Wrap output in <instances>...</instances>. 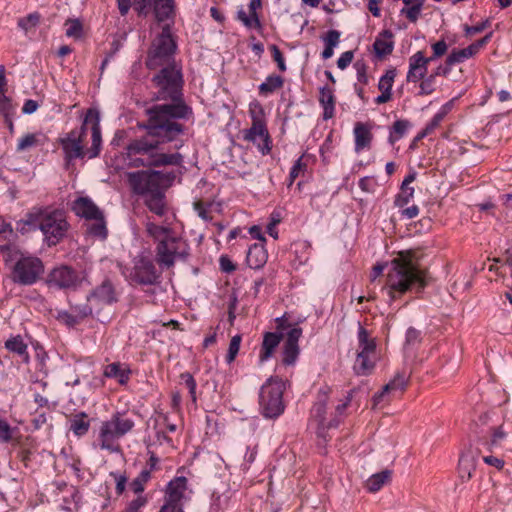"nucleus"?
Returning a JSON list of instances; mask_svg holds the SVG:
<instances>
[{"instance_id":"f257e3e1","label":"nucleus","mask_w":512,"mask_h":512,"mask_svg":"<svg viewBox=\"0 0 512 512\" xmlns=\"http://www.w3.org/2000/svg\"><path fill=\"white\" fill-rule=\"evenodd\" d=\"M189 109L184 104L157 105L148 111L149 118L144 128L145 136L132 141L127 147V165L129 166H169L180 165V153H165L164 145L174 143L173 147L179 149L183 142L178 137L182 134V125L175 120L186 118Z\"/></svg>"},{"instance_id":"f03ea898","label":"nucleus","mask_w":512,"mask_h":512,"mask_svg":"<svg viewBox=\"0 0 512 512\" xmlns=\"http://www.w3.org/2000/svg\"><path fill=\"white\" fill-rule=\"evenodd\" d=\"M176 44L172 38L169 24L161 27V33L152 41L146 59L149 69L161 67V71L153 80L168 96L175 97L181 84V73L173 64Z\"/></svg>"},{"instance_id":"7ed1b4c3","label":"nucleus","mask_w":512,"mask_h":512,"mask_svg":"<svg viewBox=\"0 0 512 512\" xmlns=\"http://www.w3.org/2000/svg\"><path fill=\"white\" fill-rule=\"evenodd\" d=\"M59 142L68 163L78 158L93 159L97 157L102 144L98 110L90 108L85 115L82 126L66 133L59 139Z\"/></svg>"},{"instance_id":"20e7f679","label":"nucleus","mask_w":512,"mask_h":512,"mask_svg":"<svg viewBox=\"0 0 512 512\" xmlns=\"http://www.w3.org/2000/svg\"><path fill=\"white\" fill-rule=\"evenodd\" d=\"M425 285V273L418 269L413 252L401 251L387 264L383 290L390 300L400 297L412 288L421 290Z\"/></svg>"},{"instance_id":"39448f33","label":"nucleus","mask_w":512,"mask_h":512,"mask_svg":"<svg viewBox=\"0 0 512 512\" xmlns=\"http://www.w3.org/2000/svg\"><path fill=\"white\" fill-rule=\"evenodd\" d=\"M25 223L38 226L49 246L59 243L68 230L63 211L57 209L33 208L26 215Z\"/></svg>"},{"instance_id":"423d86ee","label":"nucleus","mask_w":512,"mask_h":512,"mask_svg":"<svg viewBox=\"0 0 512 512\" xmlns=\"http://www.w3.org/2000/svg\"><path fill=\"white\" fill-rule=\"evenodd\" d=\"M135 426L132 418L123 413L117 412L107 421L101 423L98 431L97 441L102 450L111 453L120 451L118 440L129 433Z\"/></svg>"},{"instance_id":"0eeeda50","label":"nucleus","mask_w":512,"mask_h":512,"mask_svg":"<svg viewBox=\"0 0 512 512\" xmlns=\"http://www.w3.org/2000/svg\"><path fill=\"white\" fill-rule=\"evenodd\" d=\"M284 390L285 383L277 377H270L262 385L259 393V405L265 418H276L284 412Z\"/></svg>"},{"instance_id":"6e6552de","label":"nucleus","mask_w":512,"mask_h":512,"mask_svg":"<svg viewBox=\"0 0 512 512\" xmlns=\"http://www.w3.org/2000/svg\"><path fill=\"white\" fill-rule=\"evenodd\" d=\"M7 261H15L14 279L24 285H31L43 274L44 266L37 257L24 255L16 248L7 249Z\"/></svg>"},{"instance_id":"1a4fd4ad","label":"nucleus","mask_w":512,"mask_h":512,"mask_svg":"<svg viewBox=\"0 0 512 512\" xmlns=\"http://www.w3.org/2000/svg\"><path fill=\"white\" fill-rule=\"evenodd\" d=\"M357 340L358 344L353 369L358 375H368L373 371L379 359L376 339L364 327L359 325Z\"/></svg>"},{"instance_id":"9d476101","label":"nucleus","mask_w":512,"mask_h":512,"mask_svg":"<svg viewBox=\"0 0 512 512\" xmlns=\"http://www.w3.org/2000/svg\"><path fill=\"white\" fill-rule=\"evenodd\" d=\"M173 177L160 171H137L128 174V181L135 193L146 196L168 184Z\"/></svg>"},{"instance_id":"9b49d317","label":"nucleus","mask_w":512,"mask_h":512,"mask_svg":"<svg viewBox=\"0 0 512 512\" xmlns=\"http://www.w3.org/2000/svg\"><path fill=\"white\" fill-rule=\"evenodd\" d=\"M188 254V246L184 240L173 235L166 241L158 244L157 259L165 266H171L178 258H184Z\"/></svg>"},{"instance_id":"f8f14e48","label":"nucleus","mask_w":512,"mask_h":512,"mask_svg":"<svg viewBox=\"0 0 512 512\" xmlns=\"http://www.w3.org/2000/svg\"><path fill=\"white\" fill-rule=\"evenodd\" d=\"M124 274L131 281L139 284H153L158 277L152 260L143 254L134 259L132 268Z\"/></svg>"},{"instance_id":"ddd939ff","label":"nucleus","mask_w":512,"mask_h":512,"mask_svg":"<svg viewBox=\"0 0 512 512\" xmlns=\"http://www.w3.org/2000/svg\"><path fill=\"white\" fill-rule=\"evenodd\" d=\"M326 406L324 400H319L312 408L311 411V419L309 423V428L314 430L317 437L322 440L323 443H326L327 438V430L331 427L337 426L338 422L336 420H327L325 417Z\"/></svg>"},{"instance_id":"4468645a","label":"nucleus","mask_w":512,"mask_h":512,"mask_svg":"<svg viewBox=\"0 0 512 512\" xmlns=\"http://www.w3.org/2000/svg\"><path fill=\"white\" fill-rule=\"evenodd\" d=\"M83 277L67 266L57 267L51 271L48 283L58 288H76L83 281Z\"/></svg>"},{"instance_id":"2eb2a0df","label":"nucleus","mask_w":512,"mask_h":512,"mask_svg":"<svg viewBox=\"0 0 512 512\" xmlns=\"http://www.w3.org/2000/svg\"><path fill=\"white\" fill-rule=\"evenodd\" d=\"M244 139L255 144L262 155L270 152V138L266 124L252 123V126L245 131Z\"/></svg>"},{"instance_id":"dca6fc26","label":"nucleus","mask_w":512,"mask_h":512,"mask_svg":"<svg viewBox=\"0 0 512 512\" xmlns=\"http://www.w3.org/2000/svg\"><path fill=\"white\" fill-rule=\"evenodd\" d=\"M433 57H425L422 51H417L409 58V69L406 75L407 82H418L423 79L428 71V65Z\"/></svg>"},{"instance_id":"f3484780","label":"nucleus","mask_w":512,"mask_h":512,"mask_svg":"<svg viewBox=\"0 0 512 512\" xmlns=\"http://www.w3.org/2000/svg\"><path fill=\"white\" fill-rule=\"evenodd\" d=\"M89 308L84 315L91 314L94 309L102 305L111 304L115 301V293L109 282H104L88 296Z\"/></svg>"},{"instance_id":"a211bd4d","label":"nucleus","mask_w":512,"mask_h":512,"mask_svg":"<svg viewBox=\"0 0 512 512\" xmlns=\"http://www.w3.org/2000/svg\"><path fill=\"white\" fill-rule=\"evenodd\" d=\"M138 3L140 13H146V8L153 6L158 21L169 19L174 11L173 0H135Z\"/></svg>"},{"instance_id":"6ab92c4d","label":"nucleus","mask_w":512,"mask_h":512,"mask_svg":"<svg viewBox=\"0 0 512 512\" xmlns=\"http://www.w3.org/2000/svg\"><path fill=\"white\" fill-rule=\"evenodd\" d=\"M407 385V377L404 373H397L394 378L388 382L380 393L374 396V406L379 405L385 397H395L404 391Z\"/></svg>"},{"instance_id":"aec40b11","label":"nucleus","mask_w":512,"mask_h":512,"mask_svg":"<svg viewBox=\"0 0 512 512\" xmlns=\"http://www.w3.org/2000/svg\"><path fill=\"white\" fill-rule=\"evenodd\" d=\"M73 211L79 217L88 221L99 219L103 214L95 203L88 197H78L72 206Z\"/></svg>"},{"instance_id":"412c9836","label":"nucleus","mask_w":512,"mask_h":512,"mask_svg":"<svg viewBox=\"0 0 512 512\" xmlns=\"http://www.w3.org/2000/svg\"><path fill=\"white\" fill-rule=\"evenodd\" d=\"M47 141L48 138L46 134L41 131L26 133L18 139L16 150L17 152H26L33 148L45 145Z\"/></svg>"},{"instance_id":"4be33fe9","label":"nucleus","mask_w":512,"mask_h":512,"mask_svg":"<svg viewBox=\"0 0 512 512\" xmlns=\"http://www.w3.org/2000/svg\"><path fill=\"white\" fill-rule=\"evenodd\" d=\"M268 254L262 243L252 245L247 252V264L252 269H259L267 262Z\"/></svg>"},{"instance_id":"5701e85b","label":"nucleus","mask_w":512,"mask_h":512,"mask_svg":"<svg viewBox=\"0 0 512 512\" xmlns=\"http://www.w3.org/2000/svg\"><path fill=\"white\" fill-rule=\"evenodd\" d=\"M282 336V331L279 333L268 332L265 334L262 349L259 355V360L261 363L271 358L275 348L279 345Z\"/></svg>"},{"instance_id":"b1692460","label":"nucleus","mask_w":512,"mask_h":512,"mask_svg":"<svg viewBox=\"0 0 512 512\" xmlns=\"http://www.w3.org/2000/svg\"><path fill=\"white\" fill-rule=\"evenodd\" d=\"M145 204L149 210L156 215L162 216L165 214L167 207L164 199L162 187L156 191L145 196Z\"/></svg>"},{"instance_id":"393cba45","label":"nucleus","mask_w":512,"mask_h":512,"mask_svg":"<svg viewBox=\"0 0 512 512\" xmlns=\"http://www.w3.org/2000/svg\"><path fill=\"white\" fill-rule=\"evenodd\" d=\"M130 370L127 365L122 363H111L104 369V376L107 378H114L116 381L124 385L128 382Z\"/></svg>"},{"instance_id":"a878e982","label":"nucleus","mask_w":512,"mask_h":512,"mask_svg":"<svg viewBox=\"0 0 512 512\" xmlns=\"http://www.w3.org/2000/svg\"><path fill=\"white\" fill-rule=\"evenodd\" d=\"M319 102L323 108V118L325 120L332 118L335 112V97L330 88L323 87L320 90Z\"/></svg>"},{"instance_id":"bb28decb","label":"nucleus","mask_w":512,"mask_h":512,"mask_svg":"<svg viewBox=\"0 0 512 512\" xmlns=\"http://www.w3.org/2000/svg\"><path fill=\"white\" fill-rule=\"evenodd\" d=\"M355 150L357 152L368 147L372 138L369 128L363 123H356L354 127Z\"/></svg>"},{"instance_id":"cd10ccee","label":"nucleus","mask_w":512,"mask_h":512,"mask_svg":"<svg viewBox=\"0 0 512 512\" xmlns=\"http://www.w3.org/2000/svg\"><path fill=\"white\" fill-rule=\"evenodd\" d=\"M479 51L477 49V47L474 45V43H472L471 45H469L468 47L466 48H463V49H455L453 50L447 57L446 59V63L449 65V66H453L455 64H458V63H461L463 62L464 60L474 56L475 54H477Z\"/></svg>"},{"instance_id":"c85d7f7f","label":"nucleus","mask_w":512,"mask_h":512,"mask_svg":"<svg viewBox=\"0 0 512 512\" xmlns=\"http://www.w3.org/2000/svg\"><path fill=\"white\" fill-rule=\"evenodd\" d=\"M391 472L389 470H384L379 473H375L371 475L366 481V489L369 492L375 493L379 491L385 484L390 481Z\"/></svg>"},{"instance_id":"c756f323","label":"nucleus","mask_w":512,"mask_h":512,"mask_svg":"<svg viewBox=\"0 0 512 512\" xmlns=\"http://www.w3.org/2000/svg\"><path fill=\"white\" fill-rule=\"evenodd\" d=\"M5 347L10 352L16 353L19 356L22 357V360L25 363L29 362V355L27 352V344L24 342L23 338L21 336H14L9 338L5 342Z\"/></svg>"},{"instance_id":"7c9ffc66","label":"nucleus","mask_w":512,"mask_h":512,"mask_svg":"<svg viewBox=\"0 0 512 512\" xmlns=\"http://www.w3.org/2000/svg\"><path fill=\"white\" fill-rule=\"evenodd\" d=\"M374 50L378 56L390 54L393 50L392 34L384 31L374 42Z\"/></svg>"},{"instance_id":"2f4dec72","label":"nucleus","mask_w":512,"mask_h":512,"mask_svg":"<svg viewBox=\"0 0 512 512\" xmlns=\"http://www.w3.org/2000/svg\"><path fill=\"white\" fill-rule=\"evenodd\" d=\"M146 231L151 237L159 241V243L166 241L174 235L169 227L156 225L150 221L146 223Z\"/></svg>"},{"instance_id":"473e14b6","label":"nucleus","mask_w":512,"mask_h":512,"mask_svg":"<svg viewBox=\"0 0 512 512\" xmlns=\"http://www.w3.org/2000/svg\"><path fill=\"white\" fill-rule=\"evenodd\" d=\"M283 86V79L278 75H269L263 83L259 85L260 94L267 96Z\"/></svg>"},{"instance_id":"72a5a7b5","label":"nucleus","mask_w":512,"mask_h":512,"mask_svg":"<svg viewBox=\"0 0 512 512\" xmlns=\"http://www.w3.org/2000/svg\"><path fill=\"white\" fill-rule=\"evenodd\" d=\"M91 221L92 222L87 225L88 234L102 240L105 239L107 236V228L103 214L99 219H93Z\"/></svg>"},{"instance_id":"f704fd0d","label":"nucleus","mask_w":512,"mask_h":512,"mask_svg":"<svg viewBox=\"0 0 512 512\" xmlns=\"http://www.w3.org/2000/svg\"><path fill=\"white\" fill-rule=\"evenodd\" d=\"M476 459L472 453L462 454L459 459V472L462 477H471L472 471L475 469Z\"/></svg>"},{"instance_id":"c9c22d12","label":"nucleus","mask_w":512,"mask_h":512,"mask_svg":"<svg viewBox=\"0 0 512 512\" xmlns=\"http://www.w3.org/2000/svg\"><path fill=\"white\" fill-rule=\"evenodd\" d=\"M410 122L407 120H397L392 127V130L389 135V141L391 144H394L398 140H400L410 128Z\"/></svg>"},{"instance_id":"e433bc0d","label":"nucleus","mask_w":512,"mask_h":512,"mask_svg":"<svg viewBox=\"0 0 512 512\" xmlns=\"http://www.w3.org/2000/svg\"><path fill=\"white\" fill-rule=\"evenodd\" d=\"M237 19L242 22V24L249 28H259L260 20L258 16H253L249 12L247 13L243 6H240L237 10Z\"/></svg>"},{"instance_id":"4c0bfd02","label":"nucleus","mask_w":512,"mask_h":512,"mask_svg":"<svg viewBox=\"0 0 512 512\" xmlns=\"http://www.w3.org/2000/svg\"><path fill=\"white\" fill-rule=\"evenodd\" d=\"M423 8V2L416 0L409 6H406L400 10L401 15H405L411 22H416L421 15Z\"/></svg>"},{"instance_id":"58836bf2","label":"nucleus","mask_w":512,"mask_h":512,"mask_svg":"<svg viewBox=\"0 0 512 512\" xmlns=\"http://www.w3.org/2000/svg\"><path fill=\"white\" fill-rule=\"evenodd\" d=\"M150 470L144 469L141 473L131 482L130 488L137 494L144 491L145 485L150 479Z\"/></svg>"},{"instance_id":"ea45409f","label":"nucleus","mask_w":512,"mask_h":512,"mask_svg":"<svg viewBox=\"0 0 512 512\" xmlns=\"http://www.w3.org/2000/svg\"><path fill=\"white\" fill-rule=\"evenodd\" d=\"M249 114L252 119V123L266 124L264 109L258 101H253L249 104Z\"/></svg>"},{"instance_id":"a19ab883","label":"nucleus","mask_w":512,"mask_h":512,"mask_svg":"<svg viewBox=\"0 0 512 512\" xmlns=\"http://www.w3.org/2000/svg\"><path fill=\"white\" fill-rule=\"evenodd\" d=\"M89 428L88 421L85 420V417L82 416H76L71 420L70 423V430L77 436L84 435Z\"/></svg>"},{"instance_id":"79ce46f5","label":"nucleus","mask_w":512,"mask_h":512,"mask_svg":"<svg viewBox=\"0 0 512 512\" xmlns=\"http://www.w3.org/2000/svg\"><path fill=\"white\" fill-rule=\"evenodd\" d=\"M507 433L502 427H497L493 430L490 440L487 442L488 449L492 450L498 448L506 440Z\"/></svg>"},{"instance_id":"37998d69","label":"nucleus","mask_w":512,"mask_h":512,"mask_svg":"<svg viewBox=\"0 0 512 512\" xmlns=\"http://www.w3.org/2000/svg\"><path fill=\"white\" fill-rule=\"evenodd\" d=\"M39 21L40 15L38 13H32L27 17L19 19L18 26L24 30L25 33H28L38 25Z\"/></svg>"},{"instance_id":"c03bdc74","label":"nucleus","mask_w":512,"mask_h":512,"mask_svg":"<svg viewBox=\"0 0 512 512\" xmlns=\"http://www.w3.org/2000/svg\"><path fill=\"white\" fill-rule=\"evenodd\" d=\"M299 355L298 345L284 344L283 363L286 365H294Z\"/></svg>"},{"instance_id":"a18cd8bd","label":"nucleus","mask_w":512,"mask_h":512,"mask_svg":"<svg viewBox=\"0 0 512 512\" xmlns=\"http://www.w3.org/2000/svg\"><path fill=\"white\" fill-rule=\"evenodd\" d=\"M395 79V71L388 70L379 80L378 88L381 92L392 93V87Z\"/></svg>"},{"instance_id":"49530a36","label":"nucleus","mask_w":512,"mask_h":512,"mask_svg":"<svg viewBox=\"0 0 512 512\" xmlns=\"http://www.w3.org/2000/svg\"><path fill=\"white\" fill-rule=\"evenodd\" d=\"M240 344H241V336L240 335L233 336L230 341L228 353L226 356L227 363L230 364L235 360V358L239 352V349H240Z\"/></svg>"},{"instance_id":"de8ad7c7","label":"nucleus","mask_w":512,"mask_h":512,"mask_svg":"<svg viewBox=\"0 0 512 512\" xmlns=\"http://www.w3.org/2000/svg\"><path fill=\"white\" fill-rule=\"evenodd\" d=\"M414 196V188L413 187H401V192L395 199V205L398 207H403L410 202V200Z\"/></svg>"},{"instance_id":"09e8293b","label":"nucleus","mask_w":512,"mask_h":512,"mask_svg":"<svg viewBox=\"0 0 512 512\" xmlns=\"http://www.w3.org/2000/svg\"><path fill=\"white\" fill-rule=\"evenodd\" d=\"M419 85V95H429L435 90V75H429L421 79Z\"/></svg>"},{"instance_id":"8fccbe9b","label":"nucleus","mask_w":512,"mask_h":512,"mask_svg":"<svg viewBox=\"0 0 512 512\" xmlns=\"http://www.w3.org/2000/svg\"><path fill=\"white\" fill-rule=\"evenodd\" d=\"M65 25L68 37L79 38L81 36L82 25L78 20H69Z\"/></svg>"},{"instance_id":"3c124183","label":"nucleus","mask_w":512,"mask_h":512,"mask_svg":"<svg viewBox=\"0 0 512 512\" xmlns=\"http://www.w3.org/2000/svg\"><path fill=\"white\" fill-rule=\"evenodd\" d=\"M303 157H300L292 166L290 175H289V185H292V183L295 181V179L304 172L306 169V164L303 163Z\"/></svg>"},{"instance_id":"603ef678","label":"nucleus","mask_w":512,"mask_h":512,"mask_svg":"<svg viewBox=\"0 0 512 512\" xmlns=\"http://www.w3.org/2000/svg\"><path fill=\"white\" fill-rule=\"evenodd\" d=\"M302 335V329L298 326L290 327L286 334L285 344L298 345L299 338Z\"/></svg>"},{"instance_id":"864d4df0","label":"nucleus","mask_w":512,"mask_h":512,"mask_svg":"<svg viewBox=\"0 0 512 512\" xmlns=\"http://www.w3.org/2000/svg\"><path fill=\"white\" fill-rule=\"evenodd\" d=\"M323 42L325 46L337 47L340 42V32L337 30H330L323 37Z\"/></svg>"},{"instance_id":"5fc2aeb1","label":"nucleus","mask_w":512,"mask_h":512,"mask_svg":"<svg viewBox=\"0 0 512 512\" xmlns=\"http://www.w3.org/2000/svg\"><path fill=\"white\" fill-rule=\"evenodd\" d=\"M354 68L356 69L357 81L363 86L368 83V75L366 73V65L363 62L357 61L354 64Z\"/></svg>"},{"instance_id":"6e6d98bb","label":"nucleus","mask_w":512,"mask_h":512,"mask_svg":"<svg viewBox=\"0 0 512 512\" xmlns=\"http://www.w3.org/2000/svg\"><path fill=\"white\" fill-rule=\"evenodd\" d=\"M431 48L433 51V55L431 57H433V60H435L436 58L443 56L447 52L448 45L444 40H440L432 44Z\"/></svg>"},{"instance_id":"4d7b16f0","label":"nucleus","mask_w":512,"mask_h":512,"mask_svg":"<svg viewBox=\"0 0 512 512\" xmlns=\"http://www.w3.org/2000/svg\"><path fill=\"white\" fill-rule=\"evenodd\" d=\"M270 49L272 51V57L274 61L277 63L278 68L283 72L286 71L285 60L281 51L278 49L276 45H272Z\"/></svg>"},{"instance_id":"13d9d810","label":"nucleus","mask_w":512,"mask_h":512,"mask_svg":"<svg viewBox=\"0 0 512 512\" xmlns=\"http://www.w3.org/2000/svg\"><path fill=\"white\" fill-rule=\"evenodd\" d=\"M146 504L145 497L138 495L136 499L132 500L125 512H141V508Z\"/></svg>"},{"instance_id":"bf43d9fd","label":"nucleus","mask_w":512,"mask_h":512,"mask_svg":"<svg viewBox=\"0 0 512 512\" xmlns=\"http://www.w3.org/2000/svg\"><path fill=\"white\" fill-rule=\"evenodd\" d=\"M353 60V52L352 51H346L340 55V57L337 60V66L339 69L344 70L347 68Z\"/></svg>"},{"instance_id":"052dcab7","label":"nucleus","mask_w":512,"mask_h":512,"mask_svg":"<svg viewBox=\"0 0 512 512\" xmlns=\"http://www.w3.org/2000/svg\"><path fill=\"white\" fill-rule=\"evenodd\" d=\"M12 437L11 427L3 420H0V441L8 442Z\"/></svg>"},{"instance_id":"680f3d73","label":"nucleus","mask_w":512,"mask_h":512,"mask_svg":"<svg viewBox=\"0 0 512 512\" xmlns=\"http://www.w3.org/2000/svg\"><path fill=\"white\" fill-rule=\"evenodd\" d=\"M360 189L364 192H367V193H371L374 191V186H375V183H374V180L372 178H369V177H363L359 180V183H358Z\"/></svg>"},{"instance_id":"e2e57ef3","label":"nucleus","mask_w":512,"mask_h":512,"mask_svg":"<svg viewBox=\"0 0 512 512\" xmlns=\"http://www.w3.org/2000/svg\"><path fill=\"white\" fill-rule=\"evenodd\" d=\"M182 378L184 379L185 384H186L187 388L189 389V393H190L192 399L195 401L196 400V397H195V393H196V383H195V380L188 373L183 374Z\"/></svg>"},{"instance_id":"0e129e2a","label":"nucleus","mask_w":512,"mask_h":512,"mask_svg":"<svg viewBox=\"0 0 512 512\" xmlns=\"http://www.w3.org/2000/svg\"><path fill=\"white\" fill-rule=\"evenodd\" d=\"M489 25H490V21L488 19L484 20V21H482L480 23H477L476 25H473L471 27H467L466 28V33L469 34V35L480 33L486 27H488Z\"/></svg>"},{"instance_id":"69168bd1","label":"nucleus","mask_w":512,"mask_h":512,"mask_svg":"<svg viewBox=\"0 0 512 512\" xmlns=\"http://www.w3.org/2000/svg\"><path fill=\"white\" fill-rule=\"evenodd\" d=\"M6 91H0V111L7 114L11 110L10 99L5 94Z\"/></svg>"},{"instance_id":"338daca9","label":"nucleus","mask_w":512,"mask_h":512,"mask_svg":"<svg viewBox=\"0 0 512 512\" xmlns=\"http://www.w3.org/2000/svg\"><path fill=\"white\" fill-rule=\"evenodd\" d=\"M220 268L223 272L230 273L235 270V265L228 257L221 256L220 257Z\"/></svg>"},{"instance_id":"774afa93","label":"nucleus","mask_w":512,"mask_h":512,"mask_svg":"<svg viewBox=\"0 0 512 512\" xmlns=\"http://www.w3.org/2000/svg\"><path fill=\"white\" fill-rule=\"evenodd\" d=\"M483 461L490 466L495 467L498 470H501L504 466V461L500 458L494 456H485L483 457Z\"/></svg>"}]
</instances>
